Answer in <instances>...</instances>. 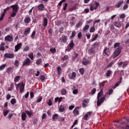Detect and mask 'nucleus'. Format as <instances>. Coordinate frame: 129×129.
Instances as JSON below:
<instances>
[{
    "label": "nucleus",
    "mask_w": 129,
    "mask_h": 129,
    "mask_svg": "<svg viewBox=\"0 0 129 129\" xmlns=\"http://www.w3.org/2000/svg\"><path fill=\"white\" fill-rule=\"evenodd\" d=\"M102 94H103V90L102 89H101L100 90V92H98L97 97V106H100L101 105V104H102V103H103V102H104V100H105V96L102 97Z\"/></svg>",
    "instance_id": "1"
},
{
    "label": "nucleus",
    "mask_w": 129,
    "mask_h": 129,
    "mask_svg": "<svg viewBox=\"0 0 129 129\" xmlns=\"http://www.w3.org/2000/svg\"><path fill=\"white\" fill-rule=\"evenodd\" d=\"M16 90H19V88H20V93H23L24 91H25V84L24 83H19L17 84V83H15Z\"/></svg>",
    "instance_id": "2"
},
{
    "label": "nucleus",
    "mask_w": 129,
    "mask_h": 129,
    "mask_svg": "<svg viewBox=\"0 0 129 129\" xmlns=\"http://www.w3.org/2000/svg\"><path fill=\"white\" fill-rule=\"evenodd\" d=\"M31 63H32L31 59L27 57L23 62L22 66L23 67H25V66H30Z\"/></svg>",
    "instance_id": "3"
},
{
    "label": "nucleus",
    "mask_w": 129,
    "mask_h": 129,
    "mask_svg": "<svg viewBox=\"0 0 129 129\" xmlns=\"http://www.w3.org/2000/svg\"><path fill=\"white\" fill-rule=\"evenodd\" d=\"M121 52V49L120 48V47H118L117 49H116L113 55V59H114V58H116V57H117V56H118V55H119V54H120Z\"/></svg>",
    "instance_id": "4"
},
{
    "label": "nucleus",
    "mask_w": 129,
    "mask_h": 129,
    "mask_svg": "<svg viewBox=\"0 0 129 129\" xmlns=\"http://www.w3.org/2000/svg\"><path fill=\"white\" fill-rule=\"evenodd\" d=\"M5 42H12L13 41H14V39L13 38V35H7L5 37Z\"/></svg>",
    "instance_id": "5"
},
{
    "label": "nucleus",
    "mask_w": 129,
    "mask_h": 129,
    "mask_svg": "<svg viewBox=\"0 0 129 129\" xmlns=\"http://www.w3.org/2000/svg\"><path fill=\"white\" fill-rule=\"evenodd\" d=\"M103 55L106 57H108L109 56V48L105 47L103 51Z\"/></svg>",
    "instance_id": "6"
},
{
    "label": "nucleus",
    "mask_w": 129,
    "mask_h": 129,
    "mask_svg": "<svg viewBox=\"0 0 129 129\" xmlns=\"http://www.w3.org/2000/svg\"><path fill=\"white\" fill-rule=\"evenodd\" d=\"M15 57V55L13 53H5L4 54V58L5 59H7L8 58L9 59H13Z\"/></svg>",
    "instance_id": "7"
},
{
    "label": "nucleus",
    "mask_w": 129,
    "mask_h": 129,
    "mask_svg": "<svg viewBox=\"0 0 129 129\" xmlns=\"http://www.w3.org/2000/svg\"><path fill=\"white\" fill-rule=\"evenodd\" d=\"M76 76H77V74L74 72L72 74H70L69 75V78L72 80H75V78H76Z\"/></svg>",
    "instance_id": "8"
},
{
    "label": "nucleus",
    "mask_w": 129,
    "mask_h": 129,
    "mask_svg": "<svg viewBox=\"0 0 129 129\" xmlns=\"http://www.w3.org/2000/svg\"><path fill=\"white\" fill-rule=\"evenodd\" d=\"M117 65L119 68L122 67V68L124 69L127 66V63H125V61L120 62L117 63Z\"/></svg>",
    "instance_id": "9"
},
{
    "label": "nucleus",
    "mask_w": 129,
    "mask_h": 129,
    "mask_svg": "<svg viewBox=\"0 0 129 129\" xmlns=\"http://www.w3.org/2000/svg\"><path fill=\"white\" fill-rule=\"evenodd\" d=\"M37 9L38 11H39L40 12H42L43 11H45V10H46V8H45V6L42 4L38 6Z\"/></svg>",
    "instance_id": "10"
},
{
    "label": "nucleus",
    "mask_w": 129,
    "mask_h": 129,
    "mask_svg": "<svg viewBox=\"0 0 129 129\" xmlns=\"http://www.w3.org/2000/svg\"><path fill=\"white\" fill-rule=\"evenodd\" d=\"M79 107H76L74 111H73V113L74 114V116H77V115H79V109H80Z\"/></svg>",
    "instance_id": "11"
},
{
    "label": "nucleus",
    "mask_w": 129,
    "mask_h": 129,
    "mask_svg": "<svg viewBox=\"0 0 129 129\" xmlns=\"http://www.w3.org/2000/svg\"><path fill=\"white\" fill-rule=\"evenodd\" d=\"M10 8H12L13 9L12 12L18 13V10H19V6H18V5H14L10 6Z\"/></svg>",
    "instance_id": "12"
},
{
    "label": "nucleus",
    "mask_w": 129,
    "mask_h": 129,
    "mask_svg": "<svg viewBox=\"0 0 129 129\" xmlns=\"http://www.w3.org/2000/svg\"><path fill=\"white\" fill-rule=\"evenodd\" d=\"M22 48V43H18L15 46V52H18L20 49Z\"/></svg>",
    "instance_id": "13"
},
{
    "label": "nucleus",
    "mask_w": 129,
    "mask_h": 129,
    "mask_svg": "<svg viewBox=\"0 0 129 129\" xmlns=\"http://www.w3.org/2000/svg\"><path fill=\"white\" fill-rule=\"evenodd\" d=\"M62 100H63V97H56L54 99V101L56 103H57V102H59V103H60V102H61Z\"/></svg>",
    "instance_id": "14"
},
{
    "label": "nucleus",
    "mask_w": 129,
    "mask_h": 129,
    "mask_svg": "<svg viewBox=\"0 0 129 129\" xmlns=\"http://www.w3.org/2000/svg\"><path fill=\"white\" fill-rule=\"evenodd\" d=\"M83 65H88L89 64V60L86 58H84L82 61Z\"/></svg>",
    "instance_id": "15"
},
{
    "label": "nucleus",
    "mask_w": 129,
    "mask_h": 129,
    "mask_svg": "<svg viewBox=\"0 0 129 129\" xmlns=\"http://www.w3.org/2000/svg\"><path fill=\"white\" fill-rule=\"evenodd\" d=\"M24 22L25 24H30V22H31V18L29 16L25 17Z\"/></svg>",
    "instance_id": "16"
},
{
    "label": "nucleus",
    "mask_w": 129,
    "mask_h": 129,
    "mask_svg": "<svg viewBox=\"0 0 129 129\" xmlns=\"http://www.w3.org/2000/svg\"><path fill=\"white\" fill-rule=\"evenodd\" d=\"M60 41H62V43H66L67 42V40H68V38L67 37V36H62L61 38L59 39Z\"/></svg>",
    "instance_id": "17"
},
{
    "label": "nucleus",
    "mask_w": 129,
    "mask_h": 129,
    "mask_svg": "<svg viewBox=\"0 0 129 129\" xmlns=\"http://www.w3.org/2000/svg\"><path fill=\"white\" fill-rule=\"evenodd\" d=\"M5 45H6V43L2 42L0 44V51H5L6 48H5Z\"/></svg>",
    "instance_id": "18"
},
{
    "label": "nucleus",
    "mask_w": 129,
    "mask_h": 129,
    "mask_svg": "<svg viewBox=\"0 0 129 129\" xmlns=\"http://www.w3.org/2000/svg\"><path fill=\"white\" fill-rule=\"evenodd\" d=\"M58 109L60 112H64V111H65V107H64L63 105L61 104L60 105Z\"/></svg>",
    "instance_id": "19"
},
{
    "label": "nucleus",
    "mask_w": 129,
    "mask_h": 129,
    "mask_svg": "<svg viewBox=\"0 0 129 129\" xmlns=\"http://www.w3.org/2000/svg\"><path fill=\"white\" fill-rule=\"evenodd\" d=\"M30 32H31V28H27L25 29L24 35H25V36H28V35L30 34Z\"/></svg>",
    "instance_id": "20"
},
{
    "label": "nucleus",
    "mask_w": 129,
    "mask_h": 129,
    "mask_svg": "<svg viewBox=\"0 0 129 129\" xmlns=\"http://www.w3.org/2000/svg\"><path fill=\"white\" fill-rule=\"evenodd\" d=\"M43 27H47L48 26V19L46 17L43 18Z\"/></svg>",
    "instance_id": "21"
},
{
    "label": "nucleus",
    "mask_w": 129,
    "mask_h": 129,
    "mask_svg": "<svg viewBox=\"0 0 129 129\" xmlns=\"http://www.w3.org/2000/svg\"><path fill=\"white\" fill-rule=\"evenodd\" d=\"M114 64V61H112L111 62L108 64L106 67L105 68L104 70H106L107 69H108V68H110V67H112V65Z\"/></svg>",
    "instance_id": "22"
},
{
    "label": "nucleus",
    "mask_w": 129,
    "mask_h": 129,
    "mask_svg": "<svg viewBox=\"0 0 129 129\" xmlns=\"http://www.w3.org/2000/svg\"><path fill=\"white\" fill-rule=\"evenodd\" d=\"M25 113L29 116V117H31V116L33 115V111H32L26 110L25 111Z\"/></svg>",
    "instance_id": "23"
},
{
    "label": "nucleus",
    "mask_w": 129,
    "mask_h": 129,
    "mask_svg": "<svg viewBox=\"0 0 129 129\" xmlns=\"http://www.w3.org/2000/svg\"><path fill=\"white\" fill-rule=\"evenodd\" d=\"M21 80V76H17L14 78V82L17 83L19 82Z\"/></svg>",
    "instance_id": "24"
},
{
    "label": "nucleus",
    "mask_w": 129,
    "mask_h": 129,
    "mask_svg": "<svg viewBox=\"0 0 129 129\" xmlns=\"http://www.w3.org/2000/svg\"><path fill=\"white\" fill-rule=\"evenodd\" d=\"M124 3V1H119L117 4H116L115 5V7L117 8H120V6H121V5H122V4H123Z\"/></svg>",
    "instance_id": "25"
},
{
    "label": "nucleus",
    "mask_w": 129,
    "mask_h": 129,
    "mask_svg": "<svg viewBox=\"0 0 129 129\" xmlns=\"http://www.w3.org/2000/svg\"><path fill=\"white\" fill-rule=\"evenodd\" d=\"M59 117V114H54L52 115V120L53 121H55L56 119Z\"/></svg>",
    "instance_id": "26"
},
{
    "label": "nucleus",
    "mask_w": 129,
    "mask_h": 129,
    "mask_svg": "<svg viewBox=\"0 0 129 129\" xmlns=\"http://www.w3.org/2000/svg\"><path fill=\"white\" fill-rule=\"evenodd\" d=\"M100 46V43L99 42H95L93 44V47L94 49H96V48H98Z\"/></svg>",
    "instance_id": "27"
},
{
    "label": "nucleus",
    "mask_w": 129,
    "mask_h": 129,
    "mask_svg": "<svg viewBox=\"0 0 129 129\" xmlns=\"http://www.w3.org/2000/svg\"><path fill=\"white\" fill-rule=\"evenodd\" d=\"M21 118L23 121L26 120V118H27V114H26V113H22L21 115Z\"/></svg>",
    "instance_id": "28"
},
{
    "label": "nucleus",
    "mask_w": 129,
    "mask_h": 129,
    "mask_svg": "<svg viewBox=\"0 0 129 129\" xmlns=\"http://www.w3.org/2000/svg\"><path fill=\"white\" fill-rule=\"evenodd\" d=\"M73 58L72 60H73V61H74V60H75V59H76V58H77L78 57V53H76V52H74L73 54Z\"/></svg>",
    "instance_id": "29"
},
{
    "label": "nucleus",
    "mask_w": 129,
    "mask_h": 129,
    "mask_svg": "<svg viewBox=\"0 0 129 129\" xmlns=\"http://www.w3.org/2000/svg\"><path fill=\"white\" fill-rule=\"evenodd\" d=\"M111 73H112V71L110 70L107 71V72L106 73V76L107 77H110V75H111Z\"/></svg>",
    "instance_id": "30"
},
{
    "label": "nucleus",
    "mask_w": 129,
    "mask_h": 129,
    "mask_svg": "<svg viewBox=\"0 0 129 129\" xmlns=\"http://www.w3.org/2000/svg\"><path fill=\"white\" fill-rule=\"evenodd\" d=\"M114 25L117 28H120V27H121V24L119 22H114Z\"/></svg>",
    "instance_id": "31"
},
{
    "label": "nucleus",
    "mask_w": 129,
    "mask_h": 129,
    "mask_svg": "<svg viewBox=\"0 0 129 129\" xmlns=\"http://www.w3.org/2000/svg\"><path fill=\"white\" fill-rule=\"evenodd\" d=\"M12 71H13V68L12 67H9V68L7 69V73L8 74H11L12 73Z\"/></svg>",
    "instance_id": "32"
},
{
    "label": "nucleus",
    "mask_w": 129,
    "mask_h": 129,
    "mask_svg": "<svg viewBox=\"0 0 129 129\" xmlns=\"http://www.w3.org/2000/svg\"><path fill=\"white\" fill-rule=\"evenodd\" d=\"M29 58L31 59V60H34V53L33 52H31L28 55Z\"/></svg>",
    "instance_id": "33"
},
{
    "label": "nucleus",
    "mask_w": 129,
    "mask_h": 129,
    "mask_svg": "<svg viewBox=\"0 0 129 129\" xmlns=\"http://www.w3.org/2000/svg\"><path fill=\"white\" fill-rule=\"evenodd\" d=\"M69 46L70 48H71L72 49L74 48V42L73 40H71V42L69 44Z\"/></svg>",
    "instance_id": "34"
},
{
    "label": "nucleus",
    "mask_w": 129,
    "mask_h": 129,
    "mask_svg": "<svg viewBox=\"0 0 129 129\" xmlns=\"http://www.w3.org/2000/svg\"><path fill=\"white\" fill-rule=\"evenodd\" d=\"M97 38H98V34H96L92 38L91 40V42H94V41H96L97 40Z\"/></svg>",
    "instance_id": "35"
},
{
    "label": "nucleus",
    "mask_w": 129,
    "mask_h": 129,
    "mask_svg": "<svg viewBox=\"0 0 129 129\" xmlns=\"http://www.w3.org/2000/svg\"><path fill=\"white\" fill-rule=\"evenodd\" d=\"M57 74L58 75H60L61 74V72H62V69L60 67H58L57 68Z\"/></svg>",
    "instance_id": "36"
},
{
    "label": "nucleus",
    "mask_w": 129,
    "mask_h": 129,
    "mask_svg": "<svg viewBox=\"0 0 129 129\" xmlns=\"http://www.w3.org/2000/svg\"><path fill=\"white\" fill-rule=\"evenodd\" d=\"M61 93L62 95H66V94H67V91L66 89H62L61 90Z\"/></svg>",
    "instance_id": "37"
},
{
    "label": "nucleus",
    "mask_w": 129,
    "mask_h": 129,
    "mask_svg": "<svg viewBox=\"0 0 129 129\" xmlns=\"http://www.w3.org/2000/svg\"><path fill=\"white\" fill-rule=\"evenodd\" d=\"M90 11H94V10H97V7L94 5H92L90 6Z\"/></svg>",
    "instance_id": "38"
},
{
    "label": "nucleus",
    "mask_w": 129,
    "mask_h": 129,
    "mask_svg": "<svg viewBox=\"0 0 129 129\" xmlns=\"http://www.w3.org/2000/svg\"><path fill=\"white\" fill-rule=\"evenodd\" d=\"M76 35V32L75 31H74L72 32V35L70 36L71 39H73L74 37Z\"/></svg>",
    "instance_id": "39"
},
{
    "label": "nucleus",
    "mask_w": 129,
    "mask_h": 129,
    "mask_svg": "<svg viewBox=\"0 0 129 129\" xmlns=\"http://www.w3.org/2000/svg\"><path fill=\"white\" fill-rule=\"evenodd\" d=\"M77 9V6L76 5L74 6V7H72L69 9L70 12H72L73 11H75Z\"/></svg>",
    "instance_id": "40"
},
{
    "label": "nucleus",
    "mask_w": 129,
    "mask_h": 129,
    "mask_svg": "<svg viewBox=\"0 0 129 129\" xmlns=\"http://www.w3.org/2000/svg\"><path fill=\"white\" fill-rule=\"evenodd\" d=\"M120 83H121V81H118V82H117V83L113 87V89H115V88H116V87H117V86H118V85H119V84H120Z\"/></svg>",
    "instance_id": "41"
},
{
    "label": "nucleus",
    "mask_w": 129,
    "mask_h": 129,
    "mask_svg": "<svg viewBox=\"0 0 129 129\" xmlns=\"http://www.w3.org/2000/svg\"><path fill=\"white\" fill-rule=\"evenodd\" d=\"M11 104H16L17 103V100L15 98H13L10 101Z\"/></svg>",
    "instance_id": "42"
},
{
    "label": "nucleus",
    "mask_w": 129,
    "mask_h": 129,
    "mask_svg": "<svg viewBox=\"0 0 129 129\" xmlns=\"http://www.w3.org/2000/svg\"><path fill=\"white\" fill-rule=\"evenodd\" d=\"M94 32H95V27L93 26L90 29V33H93Z\"/></svg>",
    "instance_id": "43"
},
{
    "label": "nucleus",
    "mask_w": 129,
    "mask_h": 129,
    "mask_svg": "<svg viewBox=\"0 0 129 129\" xmlns=\"http://www.w3.org/2000/svg\"><path fill=\"white\" fill-rule=\"evenodd\" d=\"M79 72L81 75H83V74H84V72H85L84 68H81L79 70Z\"/></svg>",
    "instance_id": "44"
},
{
    "label": "nucleus",
    "mask_w": 129,
    "mask_h": 129,
    "mask_svg": "<svg viewBox=\"0 0 129 129\" xmlns=\"http://www.w3.org/2000/svg\"><path fill=\"white\" fill-rule=\"evenodd\" d=\"M17 13L18 12H12V13L11 14V18H15L17 16Z\"/></svg>",
    "instance_id": "45"
},
{
    "label": "nucleus",
    "mask_w": 129,
    "mask_h": 129,
    "mask_svg": "<svg viewBox=\"0 0 129 129\" xmlns=\"http://www.w3.org/2000/svg\"><path fill=\"white\" fill-rule=\"evenodd\" d=\"M30 50V46H26L23 49V52H27Z\"/></svg>",
    "instance_id": "46"
},
{
    "label": "nucleus",
    "mask_w": 129,
    "mask_h": 129,
    "mask_svg": "<svg viewBox=\"0 0 129 129\" xmlns=\"http://www.w3.org/2000/svg\"><path fill=\"white\" fill-rule=\"evenodd\" d=\"M7 67V64H4L0 66V70L2 71V70H4L5 68Z\"/></svg>",
    "instance_id": "47"
},
{
    "label": "nucleus",
    "mask_w": 129,
    "mask_h": 129,
    "mask_svg": "<svg viewBox=\"0 0 129 129\" xmlns=\"http://www.w3.org/2000/svg\"><path fill=\"white\" fill-rule=\"evenodd\" d=\"M82 26V22L79 21L78 24L76 25L77 28H80Z\"/></svg>",
    "instance_id": "48"
},
{
    "label": "nucleus",
    "mask_w": 129,
    "mask_h": 129,
    "mask_svg": "<svg viewBox=\"0 0 129 129\" xmlns=\"http://www.w3.org/2000/svg\"><path fill=\"white\" fill-rule=\"evenodd\" d=\"M41 63H42V59L40 58V59H37L36 61V63L37 64V65H40Z\"/></svg>",
    "instance_id": "49"
},
{
    "label": "nucleus",
    "mask_w": 129,
    "mask_h": 129,
    "mask_svg": "<svg viewBox=\"0 0 129 129\" xmlns=\"http://www.w3.org/2000/svg\"><path fill=\"white\" fill-rule=\"evenodd\" d=\"M42 99H43V97L42 96H39L38 99L37 100V103H39V102H41Z\"/></svg>",
    "instance_id": "50"
},
{
    "label": "nucleus",
    "mask_w": 129,
    "mask_h": 129,
    "mask_svg": "<svg viewBox=\"0 0 129 129\" xmlns=\"http://www.w3.org/2000/svg\"><path fill=\"white\" fill-rule=\"evenodd\" d=\"M89 29V25H86L85 26L84 28H83V31L85 32V31H87Z\"/></svg>",
    "instance_id": "51"
},
{
    "label": "nucleus",
    "mask_w": 129,
    "mask_h": 129,
    "mask_svg": "<svg viewBox=\"0 0 129 129\" xmlns=\"http://www.w3.org/2000/svg\"><path fill=\"white\" fill-rule=\"evenodd\" d=\"M50 52L54 54V53H56V48H50Z\"/></svg>",
    "instance_id": "52"
},
{
    "label": "nucleus",
    "mask_w": 129,
    "mask_h": 129,
    "mask_svg": "<svg viewBox=\"0 0 129 129\" xmlns=\"http://www.w3.org/2000/svg\"><path fill=\"white\" fill-rule=\"evenodd\" d=\"M67 59H68V55H64L63 57H62L61 58V59L62 61H65V60H67Z\"/></svg>",
    "instance_id": "53"
},
{
    "label": "nucleus",
    "mask_w": 129,
    "mask_h": 129,
    "mask_svg": "<svg viewBox=\"0 0 129 129\" xmlns=\"http://www.w3.org/2000/svg\"><path fill=\"white\" fill-rule=\"evenodd\" d=\"M40 79L43 82V81H44V80H45V76L44 75H40Z\"/></svg>",
    "instance_id": "54"
},
{
    "label": "nucleus",
    "mask_w": 129,
    "mask_h": 129,
    "mask_svg": "<svg viewBox=\"0 0 129 129\" xmlns=\"http://www.w3.org/2000/svg\"><path fill=\"white\" fill-rule=\"evenodd\" d=\"M88 117H89L88 114H86L84 116L83 119H84V120H87V119H88Z\"/></svg>",
    "instance_id": "55"
},
{
    "label": "nucleus",
    "mask_w": 129,
    "mask_h": 129,
    "mask_svg": "<svg viewBox=\"0 0 129 129\" xmlns=\"http://www.w3.org/2000/svg\"><path fill=\"white\" fill-rule=\"evenodd\" d=\"M6 14L5 13H3L2 15H1L0 17V21H3L4 20V17H5V15Z\"/></svg>",
    "instance_id": "56"
},
{
    "label": "nucleus",
    "mask_w": 129,
    "mask_h": 129,
    "mask_svg": "<svg viewBox=\"0 0 129 129\" xmlns=\"http://www.w3.org/2000/svg\"><path fill=\"white\" fill-rule=\"evenodd\" d=\"M113 93V89H111L109 90V92L108 93V95H111Z\"/></svg>",
    "instance_id": "57"
},
{
    "label": "nucleus",
    "mask_w": 129,
    "mask_h": 129,
    "mask_svg": "<svg viewBox=\"0 0 129 129\" xmlns=\"http://www.w3.org/2000/svg\"><path fill=\"white\" fill-rule=\"evenodd\" d=\"M68 6V4L67 3L64 4V5L63 6V11H66Z\"/></svg>",
    "instance_id": "58"
},
{
    "label": "nucleus",
    "mask_w": 129,
    "mask_h": 129,
    "mask_svg": "<svg viewBox=\"0 0 129 129\" xmlns=\"http://www.w3.org/2000/svg\"><path fill=\"white\" fill-rule=\"evenodd\" d=\"M10 112V111L8 110H6L4 112V116H7L8 115V113Z\"/></svg>",
    "instance_id": "59"
},
{
    "label": "nucleus",
    "mask_w": 129,
    "mask_h": 129,
    "mask_svg": "<svg viewBox=\"0 0 129 129\" xmlns=\"http://www.w3.org/2000/svg\"><path fill=\"white\" fill-rule=\"evenodd\" d=\"M78 39H81L82 38V33L81 32H79L78 34Z\"/></svg>",
    "instance_id": "60"
},
{
    "label": "nucleus",
    "mask_w": 129,
    "mask_h": 129,
    "mask_svg": "<svg viewBox=\"0 0 129 129\" xmlns=\"http://www.w3.org/2000/svg\"><path fill=\"white\" fill-rule=\"evenodd\" d=\"M59 33H61V34H63V31H64V27H61V28H59Z\"/></svg>",
    "instance_id": "61"
},
{
    "label": "nucleus",
    "mask_w": 129,
    "mask_h": 129,
    "mask_svg": "<svg viewBox=\"0 0 129 129\" xmlns=\"http://www.w3.org/2000/svg\"><path fill=\"white\" fill-rule=\"evenodd\" d=\"M47 104L49 105V106H51V105H52V100H51V99H49L47 101Z\"/></svg>",
    "instance_id": "62"
},
{
    "label": "nucleus",
    "mask_w": 129,
    "mask_h": 129,
    "mask_svg": "<svg viewBox=\"0 0 129 129\" xmlns=\"http://www.w3.org/2000/svg\"><path fill=\"white\" fill-rule=\"evenodd\" d=\"M95 92H96V89L95 88H93L91 90V94H95Z\"/></svg>",
    "instance_id": "63"
},
{
    "label": "nucleus",
    "mask_w": 129,
    "mask_h": 129,
    "mask_svg": "<svg viewBox=\"0 0 129 129\" xmlns=\"http://www.w3.org/2000/svg\"><path fill=\"white\" fill-rule=\"evenodd\" d=\"M73 94H77V93H78V90L77 89H74L73 91Z\"/></svg>",
    "instance_id": "64"
}]
</instances>
